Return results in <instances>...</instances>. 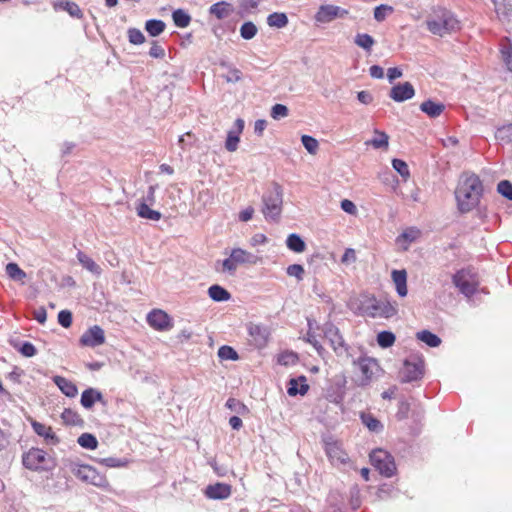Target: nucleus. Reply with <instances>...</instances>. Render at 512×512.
<instances>
[{"label": "nucleus", "instance_id": "obj_42", "mask_svg": "<svg viewBox=\"0 0 512 512\" xmlns=\"http://www.w3.org/2000/svg\"><path fill=\"white\" fill-rule=\"evenodd\" d=\"M298 360V355L293 351H283L277 356V362L282 366H293Z\"/></svg>", "mask_w": 512, "mask_h": 512}, {"label": "nucleus", "instance_id": "obj_31", "mask_svg": "<svg viewBox=\"0 0 512 512\" xmlns=\"http://www.w3.org/2000/svg\"><path fill=\"white\" fill-rule=\"evenodd\" d=\"M77 259H78L79 263L83 266V268H85L89 272H91L95 275L101 274L102 270H101L100 266L92 258H90L88 255H86L84 252L78 251Z\"/></svg>", "mask_w": 512, "mask_h": 512}, {"label": "nucleus", "instance_id": "obj_32", "mask_svg": "<svg viewBox=\"0 0 512 512\" xmlns=\"http://www.w3.org/2000/svg\"><path fill=\"white\" fill-rule=\"evenodd\" d=\"M137 215L141 218L152 220V221H158L161 219V213L153 210L149 207V205L146 202H140L139 205L136 208Z\"/></svg>", "mask_w": 512, "mask_h": 512}, {"label": "nucleus", "instance_id": "obj_20", "mask_svg": "<svg viewBox=\"0 0 512 512\" xmlns=\"http://www.w3.org/2000/svg\"><path fill=\"white\" fill-rule=\"evenodd\" d=\"M31 426L34 432L44 438L45 442L49 445H56L59 443V438L53 432L52 427L46 424L40 423L36 420L31 421Z\"/></svg>", "mask_w": 512, "mask_h": 512}, {"label": "nucleus", "instance_id": "obj_23", "mask_svg": "<svg viewBox=\"0 0 512 512\" xmlns=\"http://www.w3.org/2000/svg\"><path fill=\"white\" fill-rule=\"evenodd\" d=\"M421 235L419 229L415 227H409L405 229L397 238L396 243L399 245L402 250H408L411 243L415 242Z\"/></svg>", "mask_w": 512, "mask_h": 512}, {"label": "nucleus", "instance_id": "obj_30", "mask_svg": "<svg viewBox=\"0 0 512 512\" xmlns=\"http://www.w3.org/2000/svg\"><path fill=\"white\" fill-rule=\"evenodd\" d=\"M499 46L501 59L507 70L512 73V41L508 38H503L501 39Z\"/></svg>", "mask_w": 512, "mask_h": 512}, {"label": "nucleus", "instance_id": "obj_18", "mask_svg": "<svg viewBox=\"0 0 512 512\" xmlns=\"http://www.w3.org/2000/svg\"><path fill=\"white\" fill-rule=\"evenodd\" d=\"M415 90L410 82L398 83L390 90L389 96L395 102H403L413 98Z\"/></svg>", "mask_w": 512, "mask_h": 512}, {"label": "nucleus", "instance_id": "obj_6", "mask_svg": "<svg viewBox=\"0 0 512 512\" xmlns=\"http://www.w3.org/2000/svg\"><path fill=\"white\" fill-rule=\"evenodd\" d=\"M70 472L82 482L100 487L106 488L109 486L107 478L100 474L95 468L90 465L79 464L76 462H70Z\"/></svg>", "mask_w": 512, "mask_h": 512}, {"label": "nucleus", "instance_id": "obj_60", "mask_svg": "<svg viewBox=\"0 0 512 512\" xmlns=\"http://www.w3.org/2000/svg\"><path fill=\"white\" fill-rule=\"evenodd\" d=\"M357 260L356 251L353 248H347L341 257V263L344 265H350L355 263Z\"/></svg>", "mask_w": 512, "mask_h": 512}, {"label": "nucleus", "instance_id": "obj_15", "mask_svg": "<svg viewBox=\"0 0 512 512\" xmlns=\"http://www.w3.org/2000/svg\"><path fill=\"white\" fill-rule=\"evenodd\" d=\"M79 341L85 347L100 346L105 342L104 330L100 326L94 325L82 334Z\"/></svg>", "mask_w": 512, "mask_h": 512}, {"label": "nucleus", "instance_id": "obj_46", "mask_svg": "<svg viewBox=\"0 0 512 512\" xmlns=\"http://www.w3.org/2000/svg\"><path fill=\"white\" fill-rule=\"evenodd\" d=\"M495 137L497 140H499L502 143H511L512 142V123L503 125L502 127L498 128L495 134Z\"/></svg>", "mask_w": 512, "mask_h": 512}, {"label": "nucleus", "instance_id": "obj_19", "mask_svg": "<svg viewBox=\"0 0 512 512\" xmlns=\"http://www.w3.org/2000/svg\"><path fill=\"white\" fill-rule=\"evenodd\" d=\"M244 129V120L238 118L235 121V129L228 131L227 138L225 141V148L229 152H235L238 149L240 142V134Z\"/></svg>", "mask_w": 512, "mask_h": 512}, {"label": "nucleus", "instance_id": "obj_11", "mask_svg": "<svg viewBox=\"0 0 512 512\" xmlns=\"http://www.w3.org/2000/svg\"><path fill=\"white\" fill-rule=\"evenodd\" d=\"M248 342L255 349H263L267 346L270 339L269 327L262 324L249 323L247 325Z\"/></svg>", "mask_w": 512, "mask_h": 512}, {"label": "nucleus", "instance_id": "obj_64", "mask_svg": "<svg viewBox=\"0 0 512 512\" xmlns=\"http://www.w3.org/2000/svg\"><path fill=\"white\" fill-rule=\"evenodd\" d=\"M254 212V208L252 206H248L239 212L238 219L241 222H248L252 219Z\"/></svg>", "mask_w": 512, "mask_h": 512}, {"label": "nucleus", "instance_id": "obj_8", "mask_svg": "<svg viewBox=\"0 0 512 512\" xmlns=\"http://www.w3.org/2000/svg\"><path fill=\"white\" fill-rule=\"evenodd\" d=\"M425 362L422 355L412 354L403 364L400 372L401 381L405 383L420 380L424 376Z\"/></svg>", "mask_w": 512, "mask_h": 512}, {"label": "nucleus", "instance_id": "obj_25", "mask_svg": "<svg viewBox=\"0 0 512 512\" xmlns=\"http://www.w3.org/2000/svg\"><path fill=\"white\" fill-rule=\"evenodd\" d=\"M54 384L60 389V391L69 398H74L78 394V388L71 380L56 375L52 378Z\"/></svg>", "mask_w": 512, "mask_h": 512}, {"label": "nucleus", "instance_id": "obj_4", "mask_svg": "<svg viewBox=\"0 0 512 512\" xmlns=\"http://www.w3.org/2000/svg\"><path fill=\"white\" fill-rule=\"evenodd\" d=\"M261 257L244 250L242 248H233L228 258L217 264L221 265V268H216L218 271L229 273L233 275L239 265H256L261 262Z\"/></svg>", "mask_w": 512, "mask_h": 512}, {"label": "nucleus", "instance_id": "obj_27", "mask_svg": "<svg viewBox=\"0 0 512 512\" xmlns=\"http://www.w3.org/2000/svg\"><path fill=\"white\" fill-rule=\"evenodd\" d=\"M230 494V486L224 483L209 485L206 489V495L211 499H226Z\"/></svg>", "mask_w": 512, "mask_h": 512}, {"label": "nucleus", "instance_id": "obj_53", "mask_svg": "<svg viewBox=\"0 0 512 512\" xmlns=\"http://www.w3.org/2000/svg\"><path fill=\"white\" fill-rule=\"evenodd\" d=\"M286 273L290 277H294L297 281H302L305 276L304 267L300 264H291L286 268Z\"/></svg>", "mask_w": 512, "mask_h": 512}, {"label": "nucleus", "instance_id": "obj_51", "mask_svg": "<svg viewBox=\"0 0 512 512\" xmlns=\"http://www.w3.org/2000/svg\"><path fill=\"white\" fill-rule=\"evenodd\" d=\"M61 417L66 424L78 425L82 423L80 415L72 409H65Z\"/></svg>", "mask_w": 512, "mask_h": 512}, {"label": "nucleus", "instance_id": "obj_10", "mask_svg": "<svg viewBox=\"0 0 512 512\" xmlns=\"http://www.w3.org/2000/svg\"><path fill=\"white\" fill-rule=\"evenodd\" d=\"M357 365L361 372V377L358 383L359 386L369 385L382 372V369L377 360L371 357L359 358Z\"/></svg>", "mask_w": 512, "mask_h": 512}, {"label": "nucleus", "instance_id": "obj_47", "mask_svg": "<svg viewBox=\"0 0 512 512\" xmlns=\"http://www.w3.org/2000/svg\"><path fill=\"white\" fill-rule=\"evenodd\" d=\"M101 465L109 468H120L126 467L129 464V460L125 458L108 457L97 460Z\"/></svg>", "mask_w": 512, "mask_h": 512}, {"label": "nucleus", "instance_id": "obj_43", "mask_svg": "<svg viewBox=\"0 0 512 512\" xmlns=\"http://www.w3.org/2000/svg\"><path fill=\"white\" fill-rule=\"evenodd\" d=\"M172 18L174 24L179 28H186L187 26H189L191 21V17L189 16V14L182 9L174 11L172 14Z\"/></svg>", "mask_w": 512, "mask_h": 512}, {"label": "nucleus", "instance_id": "obj_33", "mask_svg": "<svg viewBox=\"0 0 512 512\" xmlns=\"http://www.w3.org/2000/svg\"><path fill=\"white\" fill-rule=\"evenodd\" d=\"M286 246L289 250L295 253H302L306 250V243L298 234L295 233L288 235L286 239Z\"/></svg>", "mask_w": 512, "mask_h": 512}, {"label": "nucleus", "instance_id": "obj_38", "mask_svg": "<svg viewBox=\"0 0 512 512\" xmlns=\"http://www.w3.org/2000/svg\"><path fill=\"white\" fill-rule=\"evenodd\" d=\"M493 4L499 18H508L512 15V8L508 0H493Z\"/></svg>", "mask_w": 512, "mask_h": 512}, {"label": "nucleus", "instance_id": "obj_61", "mask_svg": "<svg viewBox=\"0 0 512 512\" xmlns=\"http://www.w3.org/2000/svg\"><path fill=\"white\" fill-rule=\"evenodd\" d=\"M18 351L25 357H33L37 353L35 346L30 342L22 343Z\"/></svg>", "mask_w": 512, "mask_h": 512}, {"label": "nucleus", "instance_id": "obj_22", "mask_svg": "<svg viewBox=\"0 0 512 512\" xmlns=\"http://www.w3.org/2000/svg\"><path fill=\"white\" fill-rule=\"evenodd\" d=\"M52 6L55 11H66L73 18L81 19L83 17V12L79 5L70 0H55Z\"/></svg>", "mask_w": 512, "mask_h": 512}, {"label": "nucleus", "instance_id": "obj_2", "mask_svg": "<svg viewBox=\"0 0 512 512\" xmlns=\"http://www.w3.org/2000/svg\"><path fill=\"white\" fill-rule=\"evenodd\" d=\"M427 29L434 35L443 37L460 30V22L455 15L446 10L438 9L426 20Z\"/></svg>", "mask_w": 512, "mask_h": 512}, {"label": "nucleus", "instance_id": "obj_13", "mask_svg": "<svg viewBox=\"0 0 512 512\" xmlns=\"http://www.w3.org/2000/svg\"><path fill=\"white\" fill-rule=\"evenodd\" d=\"M23 465L30 470L46 468V452L39 448H31L23 455Z\"/></svg>", "mask_w": 512, "mask_h": 512}, {"label": "nucleus", "instance_id": "obj_55", "mask_svg": "<svg viewBox=\"0 0 512 512\" xmlns=\"http://www.w3.org/2000/svg\"><path fill=\"white\" fill-rule=\"evenodd\" d=\"M197 138L191 132H187L184 135L180 136L178 140V144L182 150L190 149L196 143Z\"/></svg>", "mask_w": 512, "mask_h": 512}, {"label": "nucleus", "instance_id": "obj_44", "mask_svg": "<svg viewBox=\"0 0 512 512\" xmlns=\"http://www.w3.org/2000/svg\"><path fill=\"white\" fill-rule=\"evenodd\" d=\"M354 42L357 46L365 49L366 51H370L375 44L373 37L366 33H358L355 36Z\"/></svg>", "mask_w": 512, "mask_h": 512}, {"label": "nucleus", "instance_id": "obj_50", "mask_svg": "<svg viewBox=\"0 0 512 512\" xmlns=\"http://www.w3.org/2000/svg\"><path fill=\"white\" fill-rule=\"evenodd\" d=\"M393 168L401 175L404 181H407L410 177V171L407 163L401 159L392 160Z\"/></svg>", "mask_w": 512, "mask_h": 512}, {"label": "nucleus", "instance_id": "obj_14", "mask_svg": "<svg viewBox=\"0 0 512 512\" xmlns=\"http://www.w3.org/2000/svg\"><path fill=\"white\" fill-rule=\"evenodd\" d=\"M148 324L158 331H166L172 328L170 316L160 309H154L147 315Z\"/></svg>", "mask_w": 512, "mask_h": 512}, {"label": "nucleus", "instance_id": "obj_49", "mask_svg": "<svg viewBox=\"0 0 512 512\" xmlns=\"http://www.w3.org/2000/svg\"><path fill=\"white\" fill-rule=\"evenodd\" d=\"M395 339V335L390 331H382L377 335V343L382 348L391 347Z\"/></svg>", "mask_w": 512, "mask_h": 512}, {"label": "nucleus", "instance_id": "obj_54", "mask_svg": "<svg viewBox=\"0 0 512 512\" xmlns=\"http://www.w3.org/2000/svg\"><path fill=\"white\" fill-rule=\"evenodd\" d=\"M301 141H302V144L303 146L305 147V149L312 155L316 154L317 151H318V148H319V143L318 141L309 136V135H303L301 137Z\"/></svg>", "mask_w": 512, "mask_h": 512}, {"label": "nucleus", "instance_id": "obj_56", "mask_svg": "<svg viewBox=\"0 0 512 512\" xmlns=\"http://www.w3.org/2000/svg\"><path fill=\"white\" fill-rule=\"evenodd\" d=\"M127 34L131 44L140 45L145 42L144 34L137 28H129Z\"/></svg>", "mask_w": 512, "mask_h": 512}, {"label": "nucleus", "instance_id": "obj_9", "mask_svg": "<svg viewBox=\"0 0 512 512\" xmlns=\"http://www.w3.org/2000/svg\"><path fill=\"white\" fill-rule=\"evenodd\" d=\"M371 464L384 476L391 477L396 465L393 457L383 449H376L370 453Z\"/></svg>", "mask_w": 512, "mask_h": 512}, {"label": "nucleus", "instance_id": "obj_7", "mask_svg": "<svg viewBox=\"0 0 512 512\" xmlns=\"http://www.w3.org/2000/svg\"><path fill=\"white\" fill-rule=\"evenodd\" d=\"M452 281L456 288L467 297L474 295L480 284L478 274L470 268L457 271L453 275Z\"/></svg>", "mask_w": 512, "mask_h": 512}, {"label": "nucleus", "instance_id": "obj_17", "mask_svg": "<svg viewBox=\"0 0 512 512\" xmlns=\"http://www.w3.org/2000/svg\"><path fill=\"white\" fill-rule=\"evenodd\" d=\"M326 454L335 466L345 465L349 461L348 454L339 442H330L326 444Z\"/></svg>", "mask_w": 512, "mask_h": 512}, {"label": "nucleus", "instance_id": "obj_29", "mask_svg": "<svg viewBox=\"0 0 512 512\" xmlns=\"http://www.w3.org/2000/svg\"><path fill=\"white\" fill-rule=\"evenodd\" d=\"M392 280L395 284L397 293L404 297L407 295V273L405 270H393L392 271Z\"/></svg>", "mask_w": 512, "mask_h": 512}, {"label": "nucleus", "instance_id": "obj_24", "mask_svg": "<svg viewBox=\"0 0 512 512\" xmlns=\"http://www.w3.org/2000/svg\"><path fill=\"white\" fill-rule=\"evenodd\" d=\"M309 390V385L307 384V378L303 375L297 378H291L288 382L287 393L290 396L296 395H305Z\"/></svg>", "mask_w": 512, "mask_h": 512}, {"label": "nucleus", "instance_id": "obj_39", "mask_svg": "<svg viewBox=\"0 0 512 512\" xmlns=\"http://www.w3.org/2000/svg\"><path fill=\"white\" fill-rule=\"evenodd\" d=\"M362 423L372 432H380L383 428L381 422L370 413L361 414Z\"/></svg>", "mask_w": 512, "mask_h": 512}, {"label": "nucleus", "instance_id": "obj_5", "mask_svg": "<svg viewBox=\"0 0 512 512\" xmlns=\"http://www.w3.org/2000/svg\"><path fill=\"white\" fill-rule=\"evenodd\" d=\"M359 310L362 316L371 318H390L397 312L396 308L390 302L369 296L363 297Z\"/></svg>", "mask_w": 512, "mask_h": 512}, {"label": "nucleus", "instance_id": "obj_12", "mask_svg": "<svg viewBox=\"0 0 512 512\" xmlns=\"http://www.w3.org/2000/svg\"><path fill=\"white\" fill-rule=\"evenodd\" d=\"M348 10L333 4H323L318 8L314 19L317 23L327 24L337 18H344L348 15Z\"/></svg>", "mask_w": 512, "mask_h": 512}, {"label": "nucleus", "instance_id": "obj_58", "mask_svg": "<svg viewBox=\"0 0 512 512\" xmlns=\"http://www.w3.org/2000/svg\"><path fill=\"white\" fill-rule=\"evenodd\" d=\"M498 192L509 200H512V185L509 181L503 180L497 186Z\"/></svg>", "mask_w": 512, "mask_h": 512}, {"label": "nucleus", "instance_id": "obj_59", "mask_svg": "<svg viewBox=\"0 0 512 512\" xmlns=\"http://www.w3.org/2000/svg\"><path fill=\"white\" fill-rule=\"evenodd\" d=\"M288 115V108L282 104H275L271 110V117L274 119L284 118Z\"/></svg>", "mask_w": 512, "mask_h": 512}, {"label": "nucleus", "instance_id": "obj_28", "mask_svg": "<svg viewBox=\"0 0 512 512\" xmlns=\"http://www.w3.org/2000/svg\"><path fill=\"white\" fill-rule=\"evenodd\" d=\"M420 110L430 118H437L445 110V105L429 99L421 103Z\"/></svg>", "mask_w": 512, "mask_h": 512}, {"label": "nucleus", "instance_id": "obj_57", "mask_svg": "<svg viewBox=\"0 0 512 512\" xmlns=\"http://www.w3.org/2000/svg\"><path fill=\"white\" fill-rule=\"evenodd\" d=\"M218 357L222 360H237V352L230 346H221L218 350Z\"/></svg>", "mask_w": 512, "mask_h": 512}, {"label": "nucleus", "instance_id": "obj_36", "mask_svg": "<svg viewBox=\"0 0 512 512\" xmlns=\"http://www.w3.org/2000/svg\"><path fill=\"white\" fill-rule=\"evenodd\" d=\"M6 274L14 281L21 282L22 284L25 282L26 273L23 271L18 264L16 263H8L6 265Z\"/></svg>", "mask_w": 512, "mask_h": 512}, {"label": "nucleus", "instance_id": "obj_45", "mask_svg": "<svg viewBox=\"0 0 512 512\" xmlns=\"http://www.w3.org/2000/svg\"><path fill=\"white\" fill-rule=\"evenodd\" d=\"M257 33L258 28L251 21L244 22L240 27V35L245 40H250L254 38L257 35Z\"/></svg>", "mask_w": 512, "mask_h": 512}, {"label": "nucleus", "instance_id": "obj_52", "mask_svg": "<svg viewBox=\"0 0 512 512\" xmlns=\"http://www.w3.org/2000/svg\"><path fill=\"white\" fill-rule=\"evenodd\" d=\"M394 11L392 6L382 4L374 9V18L378 22H382L386 17Z\"/></svg>", "mask_w": 512, "mask_h": 512}, {"label": "nucleus", "instance_id": "obj_26", "mask_svg": "<svg viewBox=\"0 0 512 512\" xmlns=\"http://www.w3.org/2000/svg\"><path fill=\"white\" fill-rule=\"evenodd\" d=\"M234 12L232 4L220 1L210 6L209 13L215 16L218 20L229 17Z\"/></svg>", "mask_w": 512, "mask_h": 512}, {"label": "nucleus", "instance_id": "obj_35", "mask_svg": "<svg viewBox=\"0 0 512 512\" xmlns=\"http://www.w3.org/2000/svg\"><path fill=\"white\" fill-rule=\"evenodd\" d=\"M374 134L375 137L367 141L366 144L373 146L375 149H387L389 146V136L385 132L377 129L374 130Z\"/></svg>", "mask_w": 512, "mask_h": 512}, {"label": "nucleus", "instance_id": "obj_16", "mask_svg": "<svg viewBox=\"0 0 512 512\" xmlns=\"http://www.w3.org/2000/svg\"><path fill=\"white\" fill-rule=\"evenodd\" d=\"M323 332L325 338L328 339L331 347L337 354L341 355L346 351L344 340L339 332V329L335 325L332 323L326 324Z\"/></svg>", "mask_w": 512, "mask_h": 512}, {"label": "nucleus", "instance_id": "obj_34", "mask_svg": "<svg viewBox=\"0 0 512 512\" xmlns=\"http://www.w3.org/2000/svg\"><path fill=\"white\" fill-rule=\"evenodd\" d=\"M209 297L216 302L228 301L231 298L230 293L220 285H212L208 289Z\"/></svg>", "mask_w": 512, "mask_h": 512}, {"label": "nucleus", "instance_id": "obj_37", "mask_svg": "<svg viewBox=\"0 0 512 512\" xmlns=\"http://www.w3.org/2000/svg\"><path fill=\"white\" fill-rule=\"evenodd\" d=\"M267 24L270 27L284 28L288 24V17L285 13L274 12L267 17Z\"/></svg>", "mask_w": 512, "mask_h": 512}, {"label": "nucleus", "instance_id": "obj_48", "mask_svg": "<svg viewBox=\"0 0 512 512\" xmlns=\"http://www.w3.org/2000/svg\"><path fill=\"white\" fill-rule=\"evenodd\" d=\"M78 444L83 448L93 450L97 448L98 441L94 435L90 433H83L78 438Z\"/></svg>", "mask_w": 512, "mask_h": 512}, {"label": "nucleus", "instance_id": "obj_1", "mask_svg": "<svg viewBox=\"0 0 512 512\" xmlns=\"http://www.w3.org/2000/svg\"><path fill=\"white\" fill-rule=\"evenodd\" d=\"M482 194V183L478 176L470 175L463 179L456 189L455 196L458 209L462 213L473 210L479 203Z\"/></svg>", "mask_w": 512, "mask_h": 512}, {"label": "nucleus", "instance_id": "obj_62", "mask_svg": "<svg viewBox=\"0 0 512 512\" xmlns=\"http://www.w3.org/2000/svg\"><path fill=\"white\" fill-rule=\"evenodd\" d=\"M58 322L65 328L72 324V313L68 310H62L58 314Z\"/></svg>", "mask_w": 512, "mask_h": 512}, {"label": "nucleus", "instance_id": "obj_40", "mask_svg": "<svg viewBox=\"0 0 512 512\" xmlns=\"http://www.w3.org/2000/svg\"><path fill=\"white\" fill-rule=\"evenodd\" d=\"M417 339L426 343L429 347H437L441 343V339L437 335L427 330L418 332Z\"/></svg>", "mask_w": 512, "mask_h": 512}, {"label": "nucleus", "instance_id": "obj_41", "mask_svg": "<svg viewBox=\"0 0 512 512\" xmlns=\"http://www.w3.org/2000/svg\"><path fill=\"white\" fill-rule=\"evenodd\" d=\"M146 31L153 37L160 35L165 29V23L162 20L151 19L145 23Z\"/></svg>", "mask_w": 512, "mask_h": 512}, {"label": "nucleus", "instance_id": "obj_21", "mask_svg": "<svg viewBox=\"0 0 512 512\" xmlns=\"http://www.w3.org/2000/svg\"><path fill=\"white\" fill-rule=\"evenodd\" d=\"M96 402H100L103 405L106 404V401L100 391L95 388H88L82 392L80 403L85 409H92Z\"/></svg>", "mask_w": 512, "mask_h": 512}, {"label": "nucleus", "instance_id": "obj_63", "mask_svg": "<svg viewBox=\"0 0 512 512\" xmlns=\"http://www.w3.org/2000/svg\"><path fill=\"white\" fill-rule=\"evenodd\" d=\"M340 206L344 212H346L350 215L357 214V207L351 200H348V199L342 200Z\"/></svg>", "mask_w": 512, "mask_h": 512}, {"label": "nucleus", "instance_id": "obj_3", "mask_svg": "<svg viewBox=\"0 0 512 512\" xmlns=\"http://www.w3.org/2000/svg\"><path fill=\"white\" fill-rule=\"evenodd\" d=\"M262 213L267 221L277 222L282 213L283 191L279 184L272 183L262 196Z\"/></svg>", "mask_w": 512, "mask_h": 512}]
</instances>
